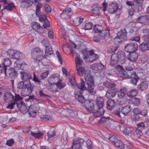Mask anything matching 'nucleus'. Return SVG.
<instances>
[{
	"label": "nucleus",
	"instance_id": "obj_1",
	"mask_svg": "<svg viewBox=\"0 0 149 149\" xmlns=\"http://www.w3.org/2000/svg\"><path fill=\"white\" fill-rule=\"evenodd\" d=\"M104 101V99L102 97H98L97 98L96 104L97 105V109L91 110L93 115L95 118L100 117L104 114L105 112L103 108Z\"/></svg>",
	"mask_w": 149,
	"mask_h": 149
},
{
	"label": "nucleus",
	"instance_id": "obj_2",
	"mask_svg": "<svg viewBox=\"0 0 149 149\" xmlns=\"http://www.w3.org/2000/svg\"><path fill=\"white\" fill-rule=\"evenodd\" d=\"M17 88L18 89L23 88L21 91L22 95L24 96H26L31 94L33 90V87L31 86V83L25 84V82L22 81L18 83Z\"/></svg>",
	"mask_w": 149,
	"mask_h": 149
},
{
	"label": "nucleus",
	"instance_id": "obj_3",
	"mask_svg": "<svg viewBox=\"0 0 149 149\" xmlns=\"http://www.w3.org/2000/svg\"><path fill=\"white\" fill-rule=\"evenodd\" d=\"M125 57L124 52L118 51L117 53H114L111 54L110 64L116 67L120 59L124 60Z\"/></svg>",
	"mask_w": 149,
	"mask_h": 149
},
{
	"label": "nucleus",
	"instance_id": "obj_4",
	"mask_svg": "<svg viewBox=\"0 0 149 149\" xmlns=\"http://www.w3.org/2000/svg\"><path fill=\"white\" fill-rule=\"evenodd\" d=\"M115 72L120 77L124 79H129L131 72H126L123 67L119 65L115 67Z\"/></svg>",
	"mask_w": 149,
	"mask_h": 149
},
{
	"label": "nucleus",
	"instance_id": "obj_5",
	"mask_svg": "<svg viewBox=\"0 0 149 149\" xmlns=\"http://www.w3.org/2000/svg\"><path fill=\"white\" fill-rule=\"evenodd\" d=\"M76 69L77 74L80 77L84 75V79L86 80L92 77L89 70H86L85 68L82 66L76 65Z\"/></svg>",
	"mask_w": 149,
	"mask_h": 149
},
{
	"label": "nucleus",
	"instance_id": "obj_6",
	"mask_svg": "<svg viewBox=\"0 0 149 149\" xmlns=\"http://www.w3.org/2000/svg\"><path fill=\"white\" fill-rule=\"evenodd\" d=\"M10 57L14 59H22L24 58L25 55L13 49L8 50L7 52Z\"/></svg>",
	"mask_w": 149,
	"mask_h": 149
},
{
	"label": "nucleus",
	"instance_id": "obj_7",
	"mask_svg": "<svg viewBox=\"0 0 149 149\" xmlns=\"http://www.w3.org/2000/svg\"><path fill=\"white\" fill-rule=\"evenodd\" d=\"M86 83L87 84L88 87L87 90L91 95H94L96 93V91L94 88V83L93 77H90L86 80Z\"/></svg>",
	"mask_w": 149,
	"mask_h": 149
},
{
	"label": "nucleus",
	"instance_id": "obj_8",
	"mask_svg": "<svg viewBox=\"0 0 149 149\" xmlns=\"http://www.w3.org/2000/svg\"><path fill=\"white\" fill-rule=\"evenodd\" d=\"M4 71L5 75L12 79L16 78L18 76V73L14 68H5Z\"/></svg>",
	"mask_w": 149,
	"mask_h": 149
},
{
	"label": "nucleus",
	"instance_id": "obj_9",
	"mask_svg": "<svg viewBox=\"0 0 149 149\" xmlns=\"http://www.w3.org/2000/svg\"><path fill=\"white\" fill-rule=\"evenodd\" d=\"M49 74V71H46L41 74V75L40 76V79H39L36 76L34 73H33V80L35 82L37 83L39 85L42 84H43V83L41 80L47 78Z\"/></svg>",
	"mask_w": 149,
	"mask_h": 149
},
{
	"label": "nucleus",
	"instance_id": "obj_10",
	"mask_svg": "<svg viewBox=\"0 0 149 149\" xmlns=\"http://www.w3.org/2000/svg\"><path fill=\"white\" fill-rule=\"evenodd\" d=\"M127 38V32L126 30L124 29L120 30L117 33V37L115 38V40L119 42L124 41Z\"/></svg>",
	"mask_w": 149,
	"mask_h": 149
},
{
	"label": "nucleus",
	"instance_id": "obj_11",
	"mask_svg": "<svg viewBox=\"0 0 149 149\" xmlns=\"http://www.w3.org/2000/svg\"><path fill=\"white\" fill-rule=\"evenodd\" d=\"M138 49V45L136 43H129L125 45V49L128 53L136 51Z\"/></svg>",
	"mask_w": 149,
	"mask_h": 149
},
{
	"label": "nucleus",
	"instance_id": "obj_12",
	"mask_svg": "<svg viewBox=\"0 0 149 149\" xmlns=\"http://www.w3.org/2000/svg\"><path fill=\"white\" fill-rule=\"evenodd\" d=\"M39 102L36 103L33 105H31L29 108V113L31 116L34 117L36 113L40 109V106L38 104Z\"/></svg>",
	"mask_w": 149,
	"mask_h": 149
},
{
	"label": "nucleus",
	"instance_id": "obj_13",
	"mask_svg": "<svg viewBox=\"0 0 149 149\" xmlns=\"http://www.w3.org/2000/svg\"><path fill=\"white\" fill-rule=\"evenodd\" d=\"M83 139L79 138L73 143L72 149H82L81 145L84 143Z\"/></svg>",
	"mask_w": 149,
	"mask_h": 149
},
{
	"label": "nucleus",
	"instance_id": "obj_14",
	"mask_svg": "<svg viewBox=\"0 0 149 149\" xmlns=\"http://www.w3.org/2000/svg\"><path fill=\"white\" fill-rule=\"evenodd\" d=\"M84 106L87 110L93 113V109H94L95 106V101L94 100H87L84 102Z\"/></svg>",
	"mask_w": 149,
	"mask_h": 149
},
{
	"label": "nucleus",
	"instance_id": "obj_15",
	"mask_svg": "<svg viewBox=\"0 0 149 149\" xmlns=\"http://www.w3.org/2000/svg\"><path fill=\"white\" fill-rule=\"evenodd\" d=\"M72 14L71 9L70 8H66L63 10L60 16L62 19H68L70 18Z\"/></svg>",
	"mask_w": 149,
	"mask_h": 149
},
{
	"label": "nucleus",
	"instance_id": "obj_16",
	"mask_svg": "<svg viewBox=\"0 0 149 149\" xmlns=\"http://www.w3.org/2000/svg\"><path fill=\"white\" fill-rule=\"evenodd\" d=\"M39 17L40 21L44 23L43 26L45 28L47 29L48 27H50V22L47 20L45 14L41 13Z\"/></svg>",
	"mask_w": 149,
	"mask_h": 149
},
{
	"label": "nucleus",
	"instance_id": "obj_17",
	"mask_svg": "<svg viewBox=\"0 0 149 149\" xmlns=\"http://www.w3.org/2000/svg\"><path fill=\"white\" fill-rule=\"evenodd\" d=\"M19 72L21 79L25 82H27V84L30 83L29 80L32 78L31 74L24 70Z\"/></svg>",
	"mask_w": 149,
	"mask_h": 149
},
{
	"label": "nucleus",
	"instance_id": "obj_18",
	"mask_svg": "<svg viewBox=\"0 0 149 149\" xmlns=\"http://www.w3.org/2000/svg\"><path fill=\"white\" fill-rule=\"evenodd\" d=\"M130 76L129 79L131 78L130 83L134 86H136L137 82L139 80V78L136 72L134 71L131 72Z\"/></svg>",
	"mask_w": 149,
	"mask_h": 149
},
{
	"label": "nucleus",
	"instance_id": "obj_19",
	"mask_svg": "<svg viewBox=\"0 0 149 149\" xmlns=\"http://www.w3.org/2000/svg\"><path fill=\"white\" fill-rule=\"evenodd\" d=\"M32 27L35 31L39 33H44L45 31L42 27L40 26V24L37 22L32 23Z\"/></svg>",
	"mask_w": 149,
	"mask_h": 149
},
{
	"label": "nucleus",
	"instance_id": "obj_20",
	"mask_svg": "<svg viewBox=\"0 0 149 149\" xmlns=\"http://www.w3.org/2000/svg\"><path fill=\"white\" fill-rule=\"evenodd\" d=\"M58 74H54L50 76L48 79V83L50 84L56 83L60 79Z\"/></svg>",
	"mask_w": 149,
	"mask_h": 149
},
{
	"label": "nucleus",
	"instance_id": "obj_21",
	"mask_svg": "<svg viewBox=\"0 0 149 149\" xmlns=\"http://www.w3.org/2000/svg\"><path fill=\"white\" fill-rule=\"evenodd\" d=\"M17 105L22 113L25 114L27 111L29 112V109L27 108L26 106L23 102L20 101V103H17Z\"/></svg>",
	"mask_w": 149,
	"mask_h": 149
},
{
	"label": "nucleus",
	"instance_id": "obj_22",
	"mask_svg": "<svg viewBox=\"0 0 149 149\" xmlns=\"http://www.w3.org/2000/svg\"><path fill=\"white\" fill-rule=\"evenodd\" d=\"M118 9V6L117 3L113 2L109 6L108 11L111 13H114Z\"/></svg>",
	"mask_w": 149,
	"mask_h": 149
},
{
	"label": "nucleus",
	"instance_id": "obj_23",
	"mask_svg": "<svg viewBox=\"0 0 149 149\" xmlns=\"http://www.w3.org/2000/svg\"><path fill=\"white\" fill-rule=\"evenodd\" d=\"M118 89L117 88H115L113 89L108 90L106 93V96L108 98H110L114 97L116 95Z\"/></svg>",
	"mask_w": 149,
	"mask_h": 149
},
{
	"label": "nucleus",
	"instance_id": "obj_24",
	"mask_svg": "<svg viewBox=\"0 0 149 149\" xmlns=\"http://www.w3.org/2000/svg\"><path fill=\"white\" fill-rule=\"evenodd\" d=\"M80 83H77L76 86L80 89L79 93L80 94H82L83 93V91L86 89V88L85 86V82L83 79L80 78Z\"/></svg>",
	"mask_w": 149,
	"mask_h": 149
},
{
	"label": "nucleus",
	"instance_id": "obj_25",
	"mask_svg": "<svg viewBox=\"0 0 149 149\" xmlns=\"http://www.w3.org/2000/svg\"><path fill=\"white\" fill-rule=\"evenodd\" d=\"M4 100L6 102H11L14 99V96L10 91H7L4 94Z\"/></svg>",
	"mask_w": 149,
	"mask_h": 149
},
{
	"label": "nucleus",
	"instance_id": "obj_26",
	"mask_svg": "<svg viewBox=\"0 0 149 149\" xmlns=\"http://www.w3.org/2000/svg\"><path fill=\"white\" fill-rule=\"evenodd\" d=\"M92 11H93V14L94 16L97 17L99 16L100 7L97 3L94 4L92 6Z\"/></svg>",
	"mask_w": 149,
	"mask_h": 149
},
{
	"label": "nucleus",
	"instance_id": "obj_27",
	"mask_svg": "<svg viewBox=\"0 0 149 149\" xmlns=\"http://www.w3.org/2000/svg\"><path fill=\"white\" fill-rule=\"evenodd\" d=\"M138 57V54L136 51L132 52L130 53L128 59L131 62H134L137 60Z\"/></svg>",
	"mask_w": 149,
	"mask_h": 149
},
{
	"label": "nucleus",
	"instance_id": "obj_28",
	"mask_svg": "<svg viewBox=\"0 0 149 149\" xmlns=\"http://www.w3.org/2000/svg\"><path fill=\"white\" fill-rule=\"evenodd\" d=\"M22 6L24 8H28L31 6L33 4V0H20Z\"/></svg>",
	"mask_w": 149,
	"mask_h": 149
},
{
	"label": "nucleus",
	"instance_id": "obj_29",
	"mask_svg": "<svg viewBox=\"0 0 149 149\" xmlns=\"http://www.w3.org/2000/svg\"><path fill=\"white\" fill-rule=\"evenodd\" d=\"M53 54L54 51L52 50V48L49 45V47H46L43 58H49L51 55Z\"/></svg>",
	"mask_w": 149,
	"mask_h": 149
},
{
	"label": "nucleus",
	"instance_id": "obj_30",
	"mask_svg": "<svg viewBox=\"0 0 149 149\" xmlns=\"http://www.w3.org/2000/svg\"><path fill=\"white\" fill-rule=\"evenodd\" d=\"M148 87V82L146 81H142L138 86V89L142 91L145 90Z\"/></svg>",
	"mask_w": 149,
	"mask_h": 149
},
{
	"label": "nucleus",
	"instance_id": "obj_31",
	"mask_svg": "<svg viewBox=\"0 0 149 149\" xmlns=\"http://www.w3.org/2000/svg\"><path fill=\"white\" fill-rule=\"evenodd\" d=\"M131 107L130 105H127L121 108V112L125 116H127L131 111Z\"/></svg>",
	"mask_w": 149,
	"mask_h": 149
},
{
	"label": "nucleus",
	"instance_id": "obj_32",
	"mask_svg": "<svg viewBox=\"0 0 149 149\" xmlns=\"http://www.w3.org/2000/svg\"><path fill=\"white\" fill-rule=\"evenodd\" d=\"M107 108L110 110H113L116 106V102L114 100L111 99L108 100L107 102Z\"/></svg>",
	"mask_w": 149,
	"mask_h": 149
},
{
	"label": "nucleus",
	"instance_id": "obj_33",
	"mask_svg": "<svg viewBox=\"0 0 149 149\" xmlns=\"http://www.w3.org/2000/svg\"><path fill=\"white\" fill-rule=\"evenodd\" d=\"M126 4L132 7H135L136 8H139L141 7L140 3H138L136 0L134 1H127L126 2Z\"/></svg>",
	"mask_w": 149,
	"mask_h": 149
},
{
	"label": "nucleus",
	"instance_id": "obj_34",
	"mask_svg": "<svg viewBox=\"0 0 149 149\" xmlns=\"http://www.w3.org/2000/svg\"><path fill=\"white\" fill-rule=\"evenodd\" d=\"M139 50L142 52L149 50V43L143 42L139 45Z\"/></svg>",
	"mask_w": 149,
	"mask_h": 149
},
{
	"label": "nucleus",
	"instance_id": "obj_35",
	"mask_svg": "<svg viewBox=\"0 0 149 149\" xmlns=\"http://www.w3.org/2000/svg\"><path fill=\"white\" fill-rule=\"evenodd\" d=\"M143 33H146L147 32L148 35H145L141 38V39L144 42H146L147 43H149V29L143 30Z\"/></svg>",
	"mask_w": 149,
	"mask_h": 149
},
{
	"label": "nucleus",
	"instance_id": "obj_36",
	"mask_svg": "<svg viewBox=\"0 0 149 149\" xmlns=\"http://www.w3.org/2000/svg\"><path fill=\"white\" fill-rule=\"evenodd\" d=\"M0 2H3L6 4L4 9L7 10H11L14 6V5L13 3H7V0H0Z\"/></svg>",
	"mask_w": 149,
	"mask_h": 149
},
{
	"label": "nucleus",
	"instance_id": "obj_37",
	"mask_svg": "<svg viewBox=\"0 0 149 149\" xmlns=\"http://www.w3.org/2000/svg\"><path fill=\"white\" fill-rule=\"evenodd\" d=\"M127 91V89L125 87L121 88L118 91V97L122 98L126 95Z\"/></svg>",
	"mask_w": 149,
	"mask_h": 149
},
{
	"label": "nucleus",
	"instance_id": "obj_38",
	"mask_svg": "<svg viewBox=\"0 0 149 149\" xmlns=\"http://www.w3.org/2000/svg\"><path fill=\"white\" fill-rule=\"evenodd\" d=\"M108 30H103L102 31L99 32L98 34L102 40L105 39L108 36L109 34L108 33Z\"/></svg>",
	"mask_w": 149,
	"mask_h": 149
},
{
	"label": "nucleus",
	"instance_id": "obj_39",
	"mask_svg": "<svg viewBox=\"0 0 149 149\" xmlns=\"http://www.w3.org/2000/svg\"><path fill=\"white\" fill-rule=\"evenodd\" d=\"M31 135L36 138H42L43 134L40 131H31Z\"/></svg>",
	"mask_w": 149,
	"mask_h": 149
},
{
	"label": "nucleus",
	"instance_id": "obj_40",
	"mask_svg": "<svg viewBox=\"0 0 149 149\" xmlns=\"http://www.w3.org/2000/svg\"><path fill=\"white\" fill-rule=\"evenodd\" d=\"M27 66V65L24 62L19 64H16V65H15V67L16 69L19 70L21 69L24 71L25 70Z\"/></svg>",
	"mask_w": 149,
	"mask_h": 149
},
{
	"label": "nucleus",
	"instance_id": "obj_41",
	"mask_svg": "<svg viewBox=\"0 0 149 149\" xmlns=\"http://www.w3.org/2000/svg\"><path fill=\"white\" fill-rule=\"evenodd\" d=\"M93 24L92 22H86L82 24V28L85 30H90L93 27Z\"/></svg>",
	"mask_w": 149,
	"mask_h": 149
},
{
	"label": "nucleus",
	"instance_id": "obj_42",
	"mask_svg": "<svg viewBox=\"0 0 149 149\" xmlns=\"http://www.w3.org/2000/svg\"><path fill=\"white\" fill-rule=\"evenodd\" d=\"M103 84L105 87L108 88L109 89H114L116 86V84L109 82H104Z\"/></svg>",
	"mask_w": 149,
	"mask_h": 149
},
{
	"label": "nucleus",
	"instance_id": "obj_43",
	"mask_svg": "<svg viewBox=\"0 0 149 149\" xmlns=\"http://www.w3.org/2000/svg\"><path fill=\"white\" fill-rule=\"evenodd\" d=\"M79 94H78L77 93V94L76 93H75V99L81 103H84L86 100H85L84 97L81 95V94H80L79 93Z\"/></svg>",
	"mask_w": 149,
	"mask_h": 149
},
{
	"label": "nucleus",
	"instance_id": "obj_44",
	"mask_svg": "<svg viewBox=\"0 0 149 149\" xmlns=\"http://www.w3.org/2000/svg\"><path fill=\"white\" fill-rule=\"evenodd\" d=\"M84 18L82 17H78L73 19V24L76 26L79 25L83 21Z\"/></svg>",
	"mask_w": 149,
	"mask_h": 149
},
{
	"label": "nucleus",
	"instance_id": "obj_45",
	"mask_svg": "<svg viewBox=\"0 0 149 149\" xmlns=\"http://www.w3.org/2000/svg\"><path fill=\"white\" fill-rule=\"evenodd\" d=\"M35 49L36 51H38L37 53V54H38L37 59L39 62L42 58H43V55L44 52L42 51L38 47L35 48Z\"/></svg>",
	"mask_w": 149,
	"mask_h": 149
},
{
	"label": "nucleus",
	"instance_id": "obj_46",
	"mask_svg": "<svg viewBox=\"0 0 149 149\" xmlns=\"http://www.w3.org/2000/svg\"><path fill=\"white\" fill-rule=\"evenodd\" d=\"M138 93V91L135 89H133L129 91L127 93L128 96L130 97L136 96Z\"/></svg>",
	"mask_w": 149,
	"mask_h": 149
},
{
	"label": "nucleus",
	"instance_id": "obj_47",
	"mask_svg": "<svg viewBox=\"0 0 149 149\" xmlns=\"http://www.w3.org/2000/svg\"><path fill=\"white\" fill-rule=\"evenodd\" d=\"M11 61L9 58H7L5 59L3 62L2 63V64L4 67L3 70H4L5 68H7V67H9L11 65Z\"/></svg>",
	"mask_w": 149,
	"mask_h": 149
},
{
	"label": "nucleus",
	"instance_id": "obj_48",
	"mask_svg": "<svg viewBox=\"0 0 149 149\" xmlns=\"http://www.w3.org/2000/svg\"><path fill=\"white\" fill-rule=\"evenodd\" d=\"M38 52V51H36L35 49V48L33 49V51H32L31 53V55L32 57L33 58L34 60V61L36 63H39L38 61V55L37 53Z\"/></svg>",
	"mask_w": 149,
	"mask_h": 149
},
{
	"label": "nucleus",
	"instance_id": "obj_49",
	"mask_svg": "<svg viewBox=\"0 0 149 149\" xmlns=\"http://www.w3.org/2000/svg\"><path fill=\"white\" fill-rule=\"evenodd\" d=\"M132 129L130 127H126L125 128L123 131V133L125 135L130 136L132 134Z\"/></svg>",
	"mask_w": 149,
	"mask_h": 149
},
{
	"label": "nucleus",
	"instance_id": "obj_50",
	"mask_svg": "<svg viewBox=\"0 0 149 149\" xmlns=\"http://www.w3.org/2000/svg\"><path fill=\"white\" fill-rule=\"evenodd\" d=\"M103 28L101 25L99 24L95 25L93 29L95 33H99L103 30Z\"/></svg>",
	"mask_w": 149,
	"mask_h": 149
},
{
	"label": "nucleus",
	"instance_id": "obj_51",
	"mask_svg": "<svg viewBox=\"0 0 149 149\" xmlns=\"http://www.w3.org/2000/svg\"><path fill=\"white\" fill-rule=\"evenodd\" d=\"M114 145L120 149H123L125 147L124 144L120 140H118L115 142Z\"/></svg>",
	"mask_w": 149,
	"mask_h": 149
},
{
	"label": "nucleus",
	"instance_id": "obj_52",
	"mask_svg": "<svg viewBox=\"0 0 149 149\" xmlns=\"http://www.w3.org/2000/svg\"><path fill=\"white\" fill-rule=\"evenodd\" d=\"M131 103L136 106H138L140 104V101L139 98L135 97L131 99Z\"/></svg>",
	"mask_w": 149,
	"mask_h": 149
},
{
	"label": "nucleus",
	"instance_id": "obj_53",
	"mask_svg": "<svg viewBox=\"0 0 149 149\" xmlns=\"http://www.w3.org/2000/svg\"><path fill=\"white\" fill-rule=\"evenodd\" d=\"M51 84L52 85L50 86V88H49L50 91L54 93H56L59 91L57 86L56 85V83Z\"/></svg>",
	"mask_w": 149,
	"mask_h": 149
},
{
	"label": "nucleus",
	"instance_id": "obj_54",
	"mask_svg": "<svg viewBox=\"0 0 149 149\" xmlns=\"http://www.w3.org/2000/svg\"><path fill=\"white\" fill-rule=\"evenodd\" d=\"M137 21L141 23H146V15L141 16L138 17Z\"/></svg>",
	"mask_w": 149,
	"mask_h": 149
},
{
	"label": "nucleus",
	"instance_id": "obj_55",
	"mask_svg": "<svg viewBox=\"0 0 149 149\" xmlns=\"http://www.w3.org/2000/svg\"><path fill=\"white\" fill-rule=\"evenodd\" d=\"M56 84V85L57 86L58 90L59 89L60 90L63 88L66 85L65 83L62 82L61 80V79Z\"/></svg>",
	"mask_w": 149,
	"mask_h": 149
},
{
	"label": "nucleus",
	"instance_id": "obj_56",
	"mask_svg": "<svg viewBox=\"0 0 149 149\" xmlns=\"http://www.w3.org/2000/svg\"><path fill=\"white\" fill-rule=\"evenodd\" d=\"M121 110V109L120 107L116 108L113 111V113L118 117L120 118L121 117L120 113Z\"/></svg>",
	"mask_w": 149,
	"mask_h": 149
},
{
	"label": "nucleus",
	"instance_id": "obj_57",
	"mask_svg": "<svg viewBox=\"0 0 149 149\" xmlns=\"http://www.w3.org/2000/svg\"><path fill=\"white\" fill-rule=\"evenodd\" d=\"M41 44L43 46L45 47H49V46L50 45L49 42L46 38H44L42 40Z\"/></svg>",
	"mask_w": 149,
	"mask_h": 149
},
{
	"label": "nucleus",
	"instance_id": "obj_58",
	"mask_svg": "<svg viewBox=\"0 0 149 149\" xmlns=\"http://www.w3.org/2000/svg\"><path fill=\"white\" fill-rule=\"evenodd\" d=\"M98 56L97 54H93V55H89L88 58L90 61L93 62L95 61L98 58Z\"/></svg>",
	"mask_w": 149,
	"mask_h": 149
},
{
	"label": "nucleus",
	"instance_id": "obj_59",
	"mask_svg": "<svg viewBox=\"0 0 149 149\" xmlns=\"http://www.w3.org/2000/svg\"><path fill=\"white\" fill-rule=\"evenodd\" d=\"M56 135V131L54 130H50L47 133V136L49 138H52Z\"/></svg>",
	"mask_w": 149,
	"mask_h": 149
},
{
	"label": "nucleus",
	"instance_id": "obj_60",
	"mask_svg": "<svg viewBox=\"0 0 149 149\" xmlns=\"http://www.w3.org/2000/svg\"><path fill=\"white\" fill-rule=\"evenodd\" d=\"M39 94L40 97L43 98L47 99L48 97H50L49 95L46 94L44 91L41 90H39Z\"/></svg>",
	"mask_w": 149,
	"mask_h": 149
},
{
	"label": "nucleus",
	"instance_id": "obj_61",
	"mask_svg": "<svg viewBox=\"0 0 149 149\" xmlns=\"http://www.w3.org/2000/svg\"><path fill=\"white\" fill-rule=\"evenodd\" d=\"M40 118L42 121H47L51 119V116L48 115H44L40 117Z\"/></svg>",
	"mask_w": 149,
	"mask_h": 149
},
{
	"label": "nucleus",
	"instance_id": "obj_62",
	"mask_svg": "<svg viewBox=\"0 0 149 149\" xmlns=\"http://www.w3.org/2000/svg\"><path fill=\"white\" fill-rule=\"evenodd\" d=\"M75 61L76 63V66H79V65H82L83 63L82 59L78 57H77L75 58Z\"/></svg>",
	"mask_w": 149,
	"mask_h": 149
},
{
	"label": "nucleus",
	"instance_id": "obj_63",
	"mask_svg": "<svg viewBox=\"0 0 149 149\" xmlns=\"http://www.w3.org/2000/svg\"><path fill=\"white\" fill-rule=\"evenodd\" d=\"M140 114L145 118L149 116L148 115V110L146 109H143L141 111V110Z\"/></svg>",
	"mask_w": 149,
	"mask_h": 149
},
{
	"label": "nucleus",
	"instance_id": "obj_64",
	"mask_svg": "<svg viewBox=\"0 0 149 149\" xmlns=\"http://www.w3.org/2000/svg\"><path fill=\"white\" fill-rule=\"evenodd\" d=\"M137 129L142 131L145 128V125L143 122H141L137 125Z\"/></svg>",
	"mask_w": 149,
	"mask_h": 149
}]
</instances>
